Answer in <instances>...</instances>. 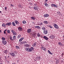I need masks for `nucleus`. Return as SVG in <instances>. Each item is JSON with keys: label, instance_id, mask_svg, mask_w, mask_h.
Wrapping results in <instances>:
<instances>
[{"label": "nucleus", "instance_id": "f704fd0d", "mask_svg": "<svg viewBox=\"0 0 64 64\" xmlns=\"http://www.w3.org/2000/svg\"><path fill=\"white\" fill-rule=\"evenodd\" d=\"M7 31V30L6 29L5 30H4V34H6V31Z\"/></svg>", "mask_w": 64, "mask_h": 64}, {"label": "nucleus", "instance_id": "13d9d810", "mask_svg": "<svg viewBox=\"0 0 64 64\" xmlns=\"http://www.w3.org/2000/svg\"><path fill=\"white\" fill-rule=\"evenodd\" d=\"M2 31H1V30H0V33H1V32H2Z\"/></svg>", "mask_w": 64, "mask_h": 64}, {"label": "nucleus", "instance_id": "5fc2aeb1", "mask_svg": "<svg viewBox=\"0 0 64 64\" xmlns=\"http://www.w3.org/2000/svg\"><path fill=\"white\" fill-rule=\"evenodd\" d=\"M32 5V3H30V5Z\"/></svg>", "mask_w": 64, "mask_h": 64}, {"label": "nucleus", "instance_id": "a878e982", "mask_svg": "<svg viewBox=\"0 0 64 64\" xmlns=\"http://www.w3.org/2000/svg\"><path fill=\"white\" fill-rule=\"evenodd\" d=\"M12 25H13L14 26H15V23H14V22H12Z\"/></svg>", "mask_w": 64, "mask_h": 64}, {"label": "nucleus", "instance_id": "09e8293b", "mask_svg": "<svg viewBox=\"0 0 64 64\" xmlns=\"http://www.w3.org/2000/svg\"><path fill=\"white\" fill-rule=\"evenodd\" d=\"M59 62H58V61H56V64H58V63Z\"/></svg>", "mask_w": 64, "mask_h": 64}, {"label": "nucleus", "instance_id": "a18cd8bd", "mask_svg": "<svg viewBox=\"0 0 64 64\" xmlns=\"http://www.w3.org/2000/svg\"><path fill=\"white\" fill-rule=\"evenodd\" d=\"M7 7H5V10L6 11H7Z\"/></svg>", "mask_w": 64, "mask_h": 64}, {"label": "nucleus", "instance_id": "f3484780", "mask_svg": "<svg viewBox=\"0 0 64 64\" xmlns=\"http://www.w3.org/2000/svg\"><path fill=\"white\" fill-rule=\"evenodd\" d=\"M44 23L46 24H48V22L46 21H44Z\"/></svg>", "mask_w": 64, "mask_h": 64}, {"label": "nucleus", "instance_id": "f8f14e48", "mask_svg": "<svg viewBox=\"0 0 64 64\" xmlns=\"http://www.w3.org/2000/svg\"><path fill=\"white\" fill-rule=\"evenodd\" d=\"M8 50H4V54H7V53H8Z\"/></svg>", "mask_w": 64, "mask_h": 64}, {"label": "nucleus", "instance_id": "f03ea898", "mask_svg": "<svg viewBox=\"0 0 64 64\" xmlns=\"http://www.w3.org/2000/svg\"><path fill=\"white\" fill-rule=\"evenodd\" d=\"M32 31V30L31 28H29L27 30V32L28 33H31V32Z\"/></svg>", "mask_w": 64, "mask_h": 64}, {"label": "nucleus", "instance_id": "680f3d73", "mask_svg": "<svg viewBox=\"0 0 64 64\" xmlns=\"http://www.w3.org/2000/svg\"><path fill=\"white\" fill-rule=\"evenodd\" d=\"M46 1H48V0H46Z\"/></svg>", "mask_w": 64, "mask_h": 64}, {"label": "nucleus", "instance_id": "9b49d317", "mask_svg": "<svg viewBox=\"0 0 64 64\" xmlns=\"http://www.w3.org/2000/svg\"><path fill=\"white\" fill-rule=\"evenodd\" d=\"M36 43H37L36 42H34V43L32 44V46H33V47H34V46H36Z\"/></svg>", "mask_w": 64, "mask_h": 64}, {"label": "nucleus", "instance_id": "052dcab7", "mask_svg": "<svg viewBox=\"0 0 64 64\" xmlns=\"http://www.w3.org/2000/svg\"><path fill=\"white\" fill-rule=\"evenodd\" d=\"M62 46H63V45H63V44H62Z\"/></svg>", "mask_w": 64, "mask_h": 64}, {"label": "nucleus", "instance_id": "338daca9", "mask_svg": "<svg viewBox=\"0 0 64 64\" xmlns=\"http://www.w3.org/2000/svg\"><path fill=\"white\" fill-rule=\"evenodd\" d=\"M61 46H62V44H61Z\"/></svg>", "mask_w": 64, "mask_h": 64}, {"label": "nucleus", "instance_id": "39448f33", "mask_svg": "<svg viewBox=\"0 0 64 64\" xmlns=\"http://www.w3.org/2000/svg\"><path fill=\"white\" fill-rule=\"evenodd\" d=\"M2 43L4 45H6L7 43V42L5 41L2 40Z\"/></svg>", "mask_w": 64, "mask_h": 64}, {"label": "nucleus", "instance_id": "49530a36", "mask_svg": "<svg viewBox=\"0 0 64 64\" xmlns=\"http://www.w3.org/2000/svg\"><path fill=\"white\" fill-rule=\"evenodd\" d=\"M54 6L55 7H57V5L56 4H54Z\"/></svg>", "mask_w": 64, "mask_h": 64}, {"label": "nucleus", "instance_id": "e2e57ef3", "mask_svg": "<svg viewBox=\"0 0 64 64\" xmlns=\"http://www.w3.org/2000/svg\"><path fill=\"white\" fill-rule=\"evenodd\" d=\"M12 64H16L14 63H13Z\"/></svg>", "mask_w": 64, "mask_h": 64}, {"label": "nucleus", "instance_id": "ddd939ff", "mask_svg": "<svg viewBox=\"0 0 64 64\" xmlns=\"http://www.w3.org/2000/svg\"><path fill=\"white\" fill-rule=\"evenodd\" d=\"M35 28H37L38 29H40L41 28V27L38 26H35Z\"/></svg>", "mask_w": 64, "mask_h": 64}, {"label": "nucleus", "instance_id": "e433bc0d", "mask_svg": "<svg viewBox=\"0 0 64 64\" xmlns=\"http://www.w3.org/2000/svg\"><path fill=\"white\" fill-rule=\"evenodd\" d=\"M34 10H38V8H35L34 7Z\"/></svg>", "mask_w": 64, "mask_h": 64}, {"label": "nucleus", "instance_id": "cd10ccee", "mask_svg": "<svg viewBox=\"0 0 64 64\" xmlns=\"http://www.w3.org/2000/svg\"><path fill=\"white\" fill-rule=\"evenodd\" d=\"M7 32L9 34L10 33V30H7Z\"/></svg>", "mask_w": 64, "mask_h": 64}, {"label": "nucleus", "instance_id": "72a5a7b5", "mask_svg": "<svg viewBox=\"0 0 64 64\" xmlns=\"http://www.w3.org/2000/svg\"><path fill=\"white\" fill-rule=\"evenodd\" d=\"M22 23L23 24H26V22L25 21H24L22 22Z\"/></svg>", "mask_w": 64, "mask_h": 64}, {"label": "nucleus", "instance_id": "de8ad7c7", "mask_svg": "<svg viewBox=\"0 0 64 64\" xmlns=\"http://www.w3.org/2000/svg\"><path fill=\"white\" fill-rule=\"evenodd\" d=\"M44 46H41V49H43V48H44Z\"/></svg>", "mask_w": 64, "mask_h": 64}, {"label": "nucleus", "instance_id": "c03bdc74", "mask_svg": "<svg viewBox=\"0 0 64 64\" xmlns=\"http://www.w3.org/2000/svg\"><path fill=\"white\" fill-rule=\"evenodd\" d=\"M54 5L55 4H51V6H52V7H53V6H54Z\"/></svg>", "mask_w": 64, "mask_h": 64}, {"label": "nucleus", "instance_id": "c85d7f7f", "mask_svg": "<svg viewBox=\"0 0 64 64\" xmlns=\"http://www.w3.org/2000/svg\"><path fill=\"white\" fill-rule=\"evenodd\" d=\"M20 36H21L20 35V34L18 35V36H17L18 38H20Z\"/></svg>", "mask_w": 64, "mask_h": 64}, {"label": "nucleus", "instance_id": "0eeeda50", "mask_svg": "<svg viewBox=\"0 0 64 64\" xmlns=\"http://www.w3.org/2000/svg\"><path fill=\"white\" fill-rule=\"evenodd\" d=\"M44 17H49V15L47 14H46L44 15Z\"/></svg>", "mask_w": 64, "mask_h": 64}, {"label": "nucleus", "instance_id": "1a4fd4ad", "mask_svg": "<svg viewBox=\"0 0 64 64\" xmlns=\"http://www.w3.org/2000/svg\"><path fill=\"white\" fill-rule=\"evenodd\" d=\"M44 38L45 40H48V38L47 37V36H44Z\"/></svg>", "mask_w": 64, "mask_h": 64}, {"label": "nucleus", "instance_id": "aec40b11", "mask_svg": "<svg viewBox=\"0 0 64 64\" xmlns=\"http://www.w3.org/2000/svg\"><path fill=\"white\" fill-rule=\"evenodd\" d=\"M48 53H49V54H51V55H53V54H52L51 52H50V51L49 50H48Z\"/></svg>", "mask_w": 64, "mask_h": 64}, {"label": "nucleus", "instance_id": "58836bf2", "mask_svg": "<svg viewBox=\"0 0 64 64\" xmlns=\"http://www.w3.org/2000/svg\"><path fill=\"white\" fill-rule=\"evenodd\" d=\"M44 5L46 6V7H48V4H45Z\"/></svg>", "mask_w": 64, "mask_h": 64}, {"label": "nucleus", "instance_id": "6e6552de", "mask_svg": "<svg viewBox=\"0 0 64 64\" xmlns=\"http://www.w3.org/2000/svg\"><path fill=\"white\" fill-rule=\"evenodd\" d=\"M10 55H11L12 56H13V57H14L15 56V54L14 53H10Z\"/></svg>", "mask_w": 64, "mask_h": 64}, {"label": "nucleus", "instance_id": "774afa93", "mask_svg": "<svg viewBox=\"0 0 64 64\" xmlns=\"http://www.w3.org/2000/svg\"><path fill=\"white\" fill-rule=\"evenodd\" d=\"M63 40H64V38L63 39Z\"/></svg>", "mask_w": 64, "mask_h": 64}, {"label": "nucleus", "instance_id": "9d476101", "mask_svg": "<svg viewBox=\"0 0 64 64\" xmlns=\"http://www.w3.org/2000/svg\"><path fill=\"white\" fill-rule=\"evenodd\" d=\"M44 34H47V33H48V32H47V31L44 30Z\"/></svg>", "mask_w": 64, "mask_h": 64}, {"label": "nucleus", "instance_id": "6ab92c4d", "mask_svg": "<svg viewBox=\"0 0 64 64\" xmlns=\"http://www.w3.org/2000/svg\"><path fill=\"white\" fill-rule=\"evenodd\" d=\"M41 28H42V30H45V29H46L45 28V27H44V26H43L42 27L41 26Z\"/></svg>", "mask_w": 64, "mask_h": 64}, {"label": "nucleus", "instance_id": "bb28decb", "mask_svg": "<svg viewBox=\"0 0 64 64\" xmlns=\"http://www.w3.org/2000/svg\"><path fill=\"white\" fill-rule=\"evenodd\" d=\"M14 22L16 23V24H18V22L17 20H15L14 21Z\"/></svg>", "mask_w": 64, "mask_h": 64}, {"label": "nucleus", "instance_id": "f257e3e1", "mask_svg": "<svg viewBox=\"0 0 64 64\" xmlns=\"http://www.w3.org/2000/svg\"><path fill=\"white\" fill-rule=\"evenodd\" d=\"M34 50V48L33 47H31L30 48H29L28 52H31L32 50Z\"/></svg>", "mask_w": 64, "mask_h": 64}, {"label": "nucleus", "instance_id": "dca6fc26", "mask_svg": "<svg viewBox=\"0 0 64 64\" xmlns=\"http://www.w3.org/2000/svg\"><path fill=\"white\" fill-rule=\"evenodd\" d=\"M42 49L44 51H45V52H46V48L45 47L44 48Z\"/></svg>", "mask_w": 64, "mask_h": 64}, {"label": "nucleus", "instance_id": "6e6d98bb", "mask_svg": "<svg viewBox=\"0 0 64 64\" xmlns=\"http://www.w3.org/2000/svg\"><path fill=\"white\" fill-rule=\"evenodd\" d=\"M19 6H20V7H21V5L19 4Z\"/></svg>", "mask_w": 64, "mask_h": 64}, {"label": "nucleus", "instance_id": "79ce46f5", "mask_svg": "<svg viewBox=\"0 0 64 64\" xmlns=\"http://www.w3.org/2000/svg\"><path fill=\"white\" fill-rule=\"evenodd\" d=\"M16 48H17V49H19V46H16Z\"/></svg>", "mask_w": 64, "mask_h": 64}, {"label": "nucleus", "instance_id": "423d86ee", "mask_svg": "<svg viewBox=\"0 0 64 64\" xmlns=\"http://www.w3.org/2000/svg\"><path fill=\"white\" fill-rule=\"evenodd\" d=\"M18 30L19 31H22V28L20 27H19L18 28Z\"/></svg>", "mask_w": 64, "mask_h": 64}, {"label": "nucleus", "instance_id": "69168bd1", "mask_svg": "<svg viewBox=\"0 0 64 64\" xmlns=\"http://www.w3.org/2000/svg\"><path fill=\"white\" fill-rule=\"evenodd\" d=\"M0 64H2V63H0Z\"/></svg>", "mask_w": 64, "mask_h": 64}, {"label": "nucleus", "instance_id": "8fccbe9b", "mask_svg": "<svg viewBox=\"0 0 64 64\" xmlns=\"http://www.w3.org/2000/svg\"><path fill=\"white\" fill-rule=\"evenodd\" d=\"M64 55V54L63 53L62 54V56H63V55Z\"/></svg>", "mask_w": 64, "mask_h": 64}, {"label": "nucleus", "instance_id": "412c9836", "mask_svg": "<svg viewBox=\"0 0 64 64\" xmlns=\"http://www.w3.org/2000/svg\"><path fill=\"white\" fill-rule=\"evenodd\" d=\"M29 48H25V50H26L27 51H28V50H29Z\"/></svg>", "mask_w": 64, "mask_h": 64}, {"label": "nucleus", "instance_id": "bf43d9fd", "mask_svg": "<svg viewBox=\"0 0 64 64\" xmlns=\"http://www.w3.org/2000/svg\"><path fill=\"white\" fill-rule=\"evenodd\" d=\"M2 12H1V11H0V13H1Z\"/></svg>", "mask_w": 64, "mask_h": 64}, {"label": "nucleus", "instance_id": "393cba45", "mask_svg": "<svg viewBox=\"0 0 64 64\" xmlns=\"http://www.w3.org/2000/svg\"><path fill=\"white\" fill-rule=\"evenodd\" d=\"M13 34L14 35H17V33L15 32H14Z\"/></svg>", "mask_w": 64, "mask_h": 64}, {"label": "nucleus", "instance_id": "b1692460", "mask_svg": "<svg viewBox=\"0 0 64 64\" xmlns=\"http://www.w3.org/2000/svg\"><path fill=\"white\" fill-rule=\"evenodd\" d=\"M29 45L28 44H26L24 45L25 47H27L29 46Z\"/></svg>", "mask_w": 64, "mask_h": 64}, {"label": "nucleus", "instance_id": "4d7b16f0", "mask_svg": "<svg viewBox=\"0 0 64 64\" xmlns=\"http://www.w3.org/2000/svg\"><path fill=\"white\" fill-rule=\"evenodd\" d=\"M19 22H18V25H19Z\"/></svg>", "mask_w": 64, "mask_h": 64}, {"label": "nucleus", "instance_id": "603ef678", "mask_svg": "<svg viewBox=\"0 0 64 64\" xmlns=\"http://www.w3.org/2000/svg\"><path fill=\"white\" fill-rule=\"evenodd\" d=\"M7 58V57H6V56H5V59H6Z\"/></svg>", "mask_w": 64, "mask_h": 64}, {"label": "nucleus", "instance_id": "2eb2a0df", "mask_svg": "<svg viewBox=\"0 0 64 64\" xmlns=\"http://www.w3.org/2000/svg\"><path fill=\"white\" fill-rule=\"evenodd\" d=\"M30 18L32 20H35V18L34 17L32 16Z\"/></svg>", "mask_w": 64, "mask_h": 64}, {"label": "nucleus", "instance_id": "0e129e2a", "mask_svg": "<svg viewBox=\"0 0 64 64\" xmlns=\"http://www.w3.org/2000/svg\"><path fill=\"white\" fill-rule=\"evenodd\" d=\"M34 5H36V4H34Z\"/></svg>", "mask_w": 64, "mask_h": 64}, {"label": "nucleus", "instance_id": "7ed1b4c3", "mask_svg": "<svg viewBox=\"0 0 64 64\" xmlns=\"http://www.w3.org/2000/svg\"><path fill=\"white\" fill-rule=\"evenodd\" d=\"M54 26L55 28H56V29H58L59 28V27H58V26L56 24H54Z\"/></svg>", "mask_w": 64, "mask_h": 64}, {"label": "nucleus", "instance_id": "c756f323", "mask_svg": "<svg viewBox=\"0 0 64 64\" xmlns=\"http://www.w3.org/2000/svg\"><path fill=\"white\" fill-rule=\"evenodd\" d=\"M61 44H62L61 42H59L58 43V45L60 46V45H61Z\"/></svg>", "mask_w": 64, "mask_h": 64}, {"label": "nucleus", "instance_id": "864d4df0", "mask_svg": "<svg viewBox=\"0 0 64 64\" xmlns=\"http://www.w3.org/2000/svg\"><path fill=\"white\" fill-rule=\"evenodd\" d=\"M52 37V36H51L50 37V38H53V37Z\"/></svg>", "mask_w": 64, "mask_h": 64}, {"label": "nucleus", "instance_id": "ea45409f", "mask_svg": "<svg viewBox=\"0 0 64 64\" xmlns=\"http://www.w3.org/2000/svg\"><path fill=\"white\" fill-rule=\"evenodd\" d=\"M39 23L40 25H43V23H42V22H39Z\"/></svg>", "mask_w": 64, "mask_h": 64}, {"label": "nucleus", "instance_id": "37998d69", "mask_svg": "<svg viewBox=\"0 0 64 64\" xmlns=\"http://www.w3.org/2000/svg\"><path fill=\"white\" fill-rule=\"evenodd\" d=\"M11 31L12 32V33L13 34V33L14 32V30H11Z\"/></svg>", "mask_w": 64, "mask_h": 64}, {"label": "nucleus", "instance_id": "3c124183", "mask_svg": "<svg viewBox=\"0 0 64 64\" xmlns=\"http://www.w3.org/2000/svg\"><path fill=\"white\" fill-rule=\"evenodd\" d=\"M57 14H59V13H60V12H57Z\"/></svg>", "mask_w": 64, "mask_h": 64}, {"label": "nucleus", "instance_id": "c9c22d12", "mask_svg": "<svg viewBox=\"0 0 64 64\" xmlns=\"http://www.w3.org/2000/svg\"><path fill=\"white\" fill-rule=\"evenodd\" d=\"M48 26L50 28H53V27H52V26H51V25H49Z\"/></svg>", "mask_w": 64, "mask_h": 64}, {"label": "nucleus", "instance_id": "20e7f679", "mask_svg": "<svg viewBox=\"0 0 64 64\" xmlns=\"http://www.w3.org/2000/svg\"><path fill=\"white\" fill-rule=\"evenodd\" d=\"M11 24H12L11 22H9L8 23H7L6 24V26H10Z\"/></svg>", "mask_w": 64, "mask_h": 64}, {"label": "nucleus", "instance_id": "7c9ffc66", "mask_svg": "<svg viewBox=\"0 0 64 64\" xmlns=\"http://www.w3.org/2000/svg\"><path fill=\"white\" fill-rule=\"evenodd\" d=\"M37 36L38 37H40V34H39V33H38L37 34Z\"/></svg>", "mask_w": 64, "mask_h": 64}, {"label": "nucleus", "instance_id": "4c0bfd02", "mask_svg": "<svg viewBox=\"0 0 64 64\" xmlns=\"http://www.w3.org/2000/svg\"><path fill=\"white\" fill-rule=\"evenodd\" d=\"M37 58L38 59V60H40V57L39 56H38L37 57Z\"/></svg>", "mask_w": 64, "mask_h": 64}, {"label": "nucleus", "instance_id": "a19ab883", "mask_svg": "<svg viewBox=\"0 0 64 64\" xmlns=\"http://www.w3.org/2000/svg\"><path fill=\"white\" fill-rule=\"evenodd\" d=\"M2 39L3 40H5V38H4V37H2Z\"/></svg>", "mask_w": 64, "mask_h": 64}, {"label": "nucleus", "instance_id": "4be33fe9", "mask_svg": "<svg viewBox=\"0 0 64 64\" xmlns=\"http://www.w3.org/2000/svg\"><path fill=\"white\" fill-rule=\"evenodd\" d=\"M13 38L14 39V40H15L16 39V36H14L13 37Z\"/></svg>", "mask_w": 64, "mask_h": 64}, {"label": "nucleus", "instance_id": "4468645a", "mask_svg": "<svg viewBox=\"0 0 64 64\" xmlns=\"http://www.w3.org/2000/svg\"><path fill=\"white\" fill-rule=\"evenodd\" d=\"M6 24H2V26L4 27H6Z\"/></svg>", "mask_w": 64, "mask_h": 64}, {"label": "nucleus", "instance_id": "2f4dec72", "mask_svg": "<svg viewBox=\"0 0 64 64\" xmlns=\"http://www.w3.org/2000/svg\"><path fill=\"white\" fill-rule=\"evenodd\" d=\"M34 7L35 8H38V6H34Z\"/></svg>", "mask_w": 64, "mask_h": 64}, {"label": "nucleus", "instance_id": "473e14b6", "mask_svg": "<svg viewBox=\"0 0 64 64\" xmlns=\"http://www.w3.org/2000/svg\"><path fill=\"white\" fill-rule=\"evenodd\" d=\"M10 38L11 40H12V41L14 40L13 39H12V38H13L12 37H10Z\"/></svg>", "mask_w": 64, "mask_h": 64}, {"label": "nucleus", "instance_id": "a211bd4d", "mask_svg": "<svg viewBox=\"0 0 64 64\" xmlns=\"http://www.w3.org/2000/svg\"><path fill=\"white\" fill-rule=\"evenodd\" d=\"M24 39V38L23 37L22 38L20 39L19 40V41L20 42H21L22 40H23Z\"/></svg>", "mask_w": 64, "mask_h": 64}, {"label": "nucleus", "instance_id": "5701e85b", "mask_svg": "<svg viewBox=\"0 0 64 64\" xmlns=\"http://www.w3.org/2000/svg\"><path fill=\"white\" fill-rule=\"evenodd\" d=\"M25 43H27V42H26V41L24 42H22V44H25Z\"/></svg>", "mask_w": 64, "mask_h": 64}]
</instances>
